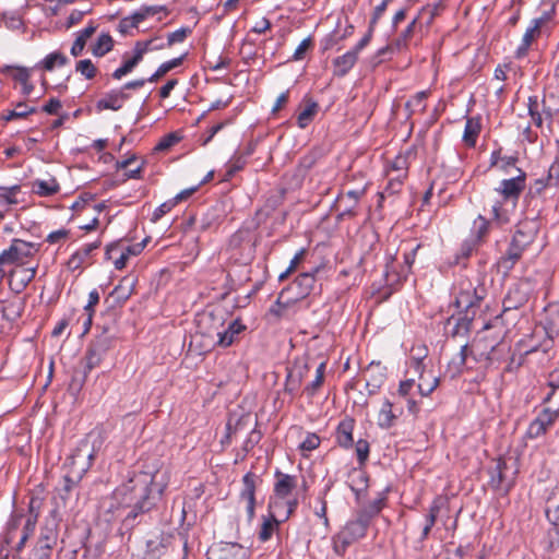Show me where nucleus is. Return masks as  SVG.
<instances>
[{
  "label": "nucleus",
  "instance_id": "f257e3e1",
  "mask_svg": "<svg viewBox=\"0 0 559 559\" xmlns=\"http://www.w3.org/2000/svg\"><path fill=\"white\" fill-rule=\"evenodd\" d=\"M169 484V473L158 464L145 471L134 472L115 490V497L123 509H128L121 521V530L131 531L142 522L145 513L153 510Z\"/></svg>",
  "mask_w": 559,
  "mask_h": 559
},
{
  "label": "nucleus",
  "instance_id": "f03ea898",
  "mask_svg": "<svg viewBox=\"0 0 559 559\" xmlns=\"http://www.w3.org/2000/svg\"><path fill=\"white\" fill-rule=\"evenodd\" d=\"M93 453L84 455L81 449H78L68 460L70 462V471L63 476L62 485L58 489L59 498L63 504L70 498L73 489H75L81 481L83 475L92 465Z\"/></svg>",
  "mask_w": 559,
  "mask_h": 559
},
{
  "label": "nucleus",
  "instance_id": "7ed1b4c3",
  "mask_svg": "<svg viewBox=\"0 0 559 559\" xmlns=\"http://www.w3.org/2000/svg\"><path fill=\"white\" fill-rule=\"evenodd\" d=\"M510 460L498 457L489 467L488 485L491 490L501 496H507L515 485L518 469L509 464Z\"/></svg>",
  "mask_w": 559,
  "mask_h": 559
},
{
  "label": "nucleus",
  "instance_id": "20e7f679",
  "mask_svg": "<svg viewBox=\"0 0 559 559\" xmlns=\"http://www.w3.org/2000/svg\"><path fill=\"white\" fill-rule=\"evenodd\" d=\"M298 507V499H292L285 502L280 501H270L269 509L270 514L269 518H265L261 528L259 531L258 537L261 542H267L274 531L278 527L281 521L277 520V515H281L280 510L283 509L284 511V519L283 521L287 520L297 509Z\"/></svg>",
  "mask_w": 559,
  "mask_h": 559
},
{
  "label": "nucleus",
  "instance_id": "39448f33",
  "mask_svg": "<svg viewBox=\"0 0 559 559\" xmlns=\"http://www.w3.org/2000/svg\"><path fill=\"white\" fill-rule=\"evenodd\" d=\"M225 317L226 312L222 308L206 310L198 314L195 320L198 333L211 338L214 343L225 324Z\"/></svg>",
  "mask_w": 559,
  "mask_h": 559
},
{
  "label": "nucleus",
  "instance_id": "423d86ee",
  "mask_svg": "<svg viewBox=\"0 0 559 559\" xmlns=\"http://www.w3.org/2000/svg\"><path fill=\"white\" fill-rule=\"evenodd\" d=\"M37 251L35 243L15 238L11 241V246L0 253V265L14 263L24 265L26 259L32 258Z\"/></svg>",
  "mask_w": 559,
  "mask_h": 559
},
{
  "label": "nucleus",
  "instance_id": "0eeeda50",
  "mask_svg": "<svg viewBox=\"0 0 559 559\" xmlns=\"http://www.w3.org/2000/svg\"><path fill=\"white\" fill-rule=\"evenodd\" d=\"M554 99L555 97L552 94L549 96L544 95L542 98L537 95L528 97V115L537 128H542L544 121H552V118L558 110L550 105V102Z\"/></svg>",
  "mask_w": 559,
  "mask_h": 559
},
{
  "label": "nucleus",
  "instance_id": "6e6552de",
  "mask_svg": "<svg viewBox=\"0 0 559 559\" xmlns=\"http://www.w3.org/2000/svg\"><path fill=\"white\" fill-rule=\"evenodd\" d=\"M426 357V348L419 349L417 356L411 358V366L415 372L418 373L419 382L417 384L418 392L421 396H429L439 385L440 379L432 374L431 371L427 372L424 366V358Z\"/></svg>",
  "mask_w": 559,
  "mask_h": 559
},
{
  "label": "nucleus",
  "instance_id": "1a4fd4ad",
  "mask_svg": "<svg viewBox=\"0 0 559 559\" xmlns=\"http://www.w3.org/2000/svg\"><path fill=\"white\" fill-rule=\"evenodd\" d=\"M518 175L510 179H503L500 182L499 188L496 191L502 197L504 202L511 201L513 204H516L522 192L526 188V173L518 168Z\"/></svg>",
  "mask_w": 559,
  "mask_h": 559
},
{
  "label": "nucleus",
  "instance_id": "9d476101",
  "mask_svg": "<svg viewBox=\"0 0 559 559\" xmlns=\"http://www.w3.org/2000/svg\"><path fill=\"white\" fill-rule=\"evenodd\" d=\"M531 292V283L527 280L513 284L503 298V311L516 310L523 307L528 301Z\"/></svg>",
  "mask_w": 559,
  "mask_h": 559
},
{
  "label": "nucleus",
  "instance_id": "9b49d317",
  "mask_svg": "<svg viewBox=\"0 0 559 559\" xmlns=\"http://www.w3.org/2000/svg\"><path fill=\"white\" fill-rule=\"evenodd\" d=\"M319 271L320 267H316L312 272H304L299 274L293 284L285 288L286 294L294 292V296L287 299V304H294L310 295L316 283V273Z\"/></svg>",
  "mask_w": 559,
  "mask_h": 559
},
{
  "label": "nucleus",
  "instance_id": "f8f14e48",
  "mask_svg": "<svg viewBox=\"0 0 559 559\" xmlns=\"http://www.w3.org/2000/svg\"><path fill=\"white\" fill-rule=\"evenodd\" d=\"M484 342L485 340H479L477 342H474L471 347L468 346L467 343L461 346L459 361L456 362L457 372L462 371V368L465 366L468 356H472L475 361H491V353L495 350L496 345H490V350L487 352L486 349L488 346H483Z\"/></svg>",
  "mask_w": 559,
  "mask_h": 559
},
{
  "label": "nucleus",
  "instance_id": "ddd939ff",
  "mask_svg": "<svg viewBox=\"0 0 559 559\" xmlns=\"http://www.w3.org/2000/svg\"><path fill=\"white\" fill-rule=\"evenodd\" d=\"M176 543L177 537L174 534L160 533L146 540L143 559H159L169 548H174Z\"/></svg>",
  "mask_w": 559,
  "mask_h": 559
},
{
  "label": "nucleus",
  "instance_id": "4468645a",
  "mask_svg": "<svg viewBox=\"0 0 559 559\" xmlns=\"http://www.w3.org/2000/svg\"><path fill=\"white\" fill-rule=\"evenodd\" d=\"M275 483H274V498L271 501H280L285 502L292 500L289 498L292 492L297 488V477L293 475L285 474L281 471H276L275 474Z\"/></svg>",
  "mask_w": 559,
  "mask_h": 559
},
{
  "label": "nucleus",
  "instance_id": "2eb2a0df",
  "mask_svg": "<svg viewBox=\"0 0 559 559\" xmlns=\"http://www.w3.org/2000/svg\"><path fill=\"white\" fill-rule=\"evenodd\" d=\"M247 331V325L243 324L240 318H237L228 323L227 328H222L217 340L214 342V345L226 348L231 346L235 343H238L245 332Z\"/></svg>",
  "mask_w": 559,
  "mask_h": 559
},
{
  "label": "nucleus",
  "instance_id": "dca6fc26",
  "mask_svg": "<svg viewBox=\"0 0 559 559\" xmlns=\"http://www.w3.org/2000/svg\"><path fill=\"white\" fill-rule=\"evenodd\" d=\"M258 479L259 476L252 472H248L242 477V489L239 493V498L240 500L246 501V511L249 520L254 518L255 489Z\"/></svg>",
  "mask_w": 559,
  "mask_h": 559
},
{
  "label": "nucleus",
  "instance_id": "f3484780",
  "mask_svg": "<svg viewBox=\"0 0 559 559\" xmlns=\"http://www.w3.org/2000/svg\"><path fill=\"white\" fill-rule=\"evenodd\" d=\"M36 275V267H26L24 265H17L9 273V287L10 289L19 295L27 285L34 280Z\"/></svg>",
  "mask_w": 559,
  "mask_h": 559
},
{
  "label": "nucleus",
  "instance_id": "a211bd4d",
  "mask_svg": "<svg viewBox=\"0 0 559 559\" xmlns=\"http://www.w3.org/2000/svg\"><path fill=\"white\" fill-rule=\"evenodd\" d=\"M135 282L130 277H123L112 289L105 302L111 308H121L134 292Z\"/></svg>",
  "mask_w": 559,
  "mask_h": 559
},
{
  "label": "nucleus",
  "instance_id": "6ab92c4d",
  "mask_svg": "<svg viewBox=\"0 0 559 559\" xmlns=\"http://www.w3.org/2000/svg\"><path fill=\"white\" fill-rule=\"evenodd\" d=\"M22 515H15L10 519L7 524V531L0 540V559H9L11 551L14 549L17 537V528H20Z\"/></svg>",
  "mask_w": 559,
  "mask_h": 559
},
{
  "label": "nucleus",
  "instance_id": "aec40b11",
  "mask_svg": "<svg viewBox=\"0 0 559 559\" xmlns=\"http://www.w3.org/2000/svg\"><path fill=\"white\" fill-rule=\"evenodd\" d=\"M15 515H22L23 519L21 520V524H20V526L22 525V530H21V532L17 531V537H16L17 540H15V545H14V550H15L16 555H13V559H21L20 552L25 547L28 538L34 534L37 521H36V514L24 515L22 513H14L11 518H13Z\"/></svg>",
  "mask_w": 559,
  "mask_h": 559
},
{
  "label": "nucleus",
  "instance_id": "412c9836",
  "mask_svg": "<svg viewBox=\"0 0 559 559\" xmlns=\"http://www.w3.org/2000/svg\"><path fill=\"white\" fill-rule=\"evenodd\" d=\"M248 550L238 543H226L212 548L207 559H247Z\"/></svg>",
  "mask_w": 559,
  "mask_h": 559
},
{
  "label": "nucleus",
  "instance_id": "4be33fe9",
  "mask_svg": "<svg viewBox=\"0 0 559 559\" xmlns=\"http://www.w3.org/2000/svg\"><path fill=\"white\" fill-rule=\"evenodd\" d=\"M523 253V249L510 241L507 250L500 255L496 263L498 272H501L503 275H508L510 271L515 266V264L521 260Z\"/></svg>",
  "mask_w": 559,
  "mask_h": 559
},
{
  "label": "nucleus",
  "instance_id": "5701e85b",
  "mask_svg": "<svg viewBox=\"0 0 559 559\" xmlns=\"http://www.w3.org/2000/svg\"><path fill=\"white\" fill-rule=\"evenodd\" d=\"M355 419L346 416L342 419L335 430L336 444L345 450L350 449L354 445V432Z\"/></svg>",
  "mask_w": 559,
  "mask_h": 559
},
{
  "label": "nucleus",
  "instance_id": "b1692460",
  "mask_svg": "<svg viewBox=\"0 0 559 559\" xmlns=\"http://www.w3.org/2000/svg\"><path fill=\"white\" fill-rule=\"evenodd\" d=\"M473 320L474 313L469 316L460 312L459 317L451 316L447 320V325H452V329L448 332L449 335L451 337H467L472 329Z\"/></svg>",
  "mask_w": 559,
  "mask_h": 559
},
{
  "label": "nucleus",
  "instance_id": "393cba45",
  "mask_svg": "<svg viewBox=\"0 0 559 559\" xmlns=\"http://www.w3.org/2000/svg\"><path fill=\"white\" fill-rule=\"evenodd\" d=\"M536 229L532 223H520L512 236L511 242L524 251L534 242Z\"/></svg>",
  "mask_w": 559,
  "mask_h": 559
},
{
  "label": "nucleus",
  "instance_id": "a878e982",
  "mask_svg": "<svg viewBox=\"0 0 559 559\" xmlns=\"http://www.w3.org/2000/svg\"><path fill=\"white\" fill-rule=\"evenodd\" d=\"M358 60V55L353 50L346 51L332 60L333 76L344 78L354 68Z\"/></svg>",
  "mask_w": 559,
  "mask_h": 559
},
{
  "label": "nucleus",
  "instance_id": "bb28decb",
  "mask_svg": "<svg viewBox=\"0 0 559 559\" xmlns=\"http://www.w3.org/2000/svg\"><path fill=\"white\" fill-rule=\"evenodd\" d=\"M369 523L368 516L360 514L356 520L347 522L341 532L355 543L366 536Z\"/></svg>",
  "mask_w": 559,
  "mask_h": 559
},
{
  "label": "nucleus",
  "instance_id": "cd10ccee",
  "mask_svg": "<svg viewBox=\"0 0 559 559\" xmlns=\"http://www.w3.org/2000/svg\"><path fill=\"white\" fill-rule=\"evenodd\" d=\"M129 98L130 95L123 91L112 90L96 103V107L99 110L110 109L117 111L122 108L123 103Z\"/></svg>",
  "mask_w": 559,
  "mask_h": 559
},
{
  "label": "nucleus",
  "instance_id": "c85d7f7f",
  "mask_svg": "<svg viewBox=\"0 0 559 559\" xmlns=\"http://www.w3.org/2000/svg\"><path fill=\"white\" fill-rule=\"evenodd\" d=\"M420 247H421V245L418 243L416 247L412 248L408 252L404 253V264H405L407 271L402 270L401 273L392 274L390 271L392 263L386 264V270H385L384 275H385V281L388 284L392 285L394 283L401 282L402 280H406V276H407L408 272L411 271L413 263L415 262L417 251L420 249Z\"/></svg>",
  "mask_w": 559,
  "mask_h": 559
},
{
  "label": "nucleus",
  "instance_id": "c756f323",
  "mask_svg": "<svg viewBox=\"0 0 559 559\" xmlns=\"http://www.w3.org/2000/svg\"><path fill=\"white\" fill-rule=\"evenodd\" d=\"M57 527L58 525L55 520L46 521L45 525L40 528V534L35 546H41L52 551L59 536Z\"/></svg>",
  "mask_w": 559,
  "mask_h": 559
},
{
  "label": "nucleus",
  "instance_id": "7c9ffc66",
  "mask_svg": "<svg viewBox=\"0 0 559 559\" xmlns=\"http://www.w3.org/2000/svg\"><path fill=\"white\" fill-rule=\"evenodd\" d=\"M543 331L545 332L547 338L543 341L539 345V348L547 353L554 344V340L559 336V316H551L546 318L543 324ZM538 347H534L532 352L537 350Z\"/></svg>",
  "mask_w": 559,
  "mask_h": 559
},
{
  "label": "nucleus",
  "instance_id": "2f4dec72",
  "mask_svg": "<svg viewBox=\"0 0 559 559\" xmlns=\"http://www.w3.org/2000/svg\"><path fill=\"white\" fill-rule=\"evenodd\" d=\"M102 245L100 239L94 242L83 246L81 249L75 251L68 260V267L72 271L80 269L84 263L88 262L92 252L98 249Z\"/></svg>",
  "mask_w": 559,
  "mask_h": 559
},
{
  "label": "nucleus",
  "instance_id": "473e14b6",
  "mask_svg": "<svg viewBox=\"0 0 559 559\" xmlns=\"http://www.w3.org/2000/svg\"><path fill=\"white\" fill-rule=\"evenodd\" d=\"M425 36L423 31H419L418 24L413 19L409 24L406 26L404 31L394 39L395 47L397 49L406 50L408 48L409 43L413 39H416V43L419 41Z\"/></svg>",
  "mask_w": 559,
  "mask_h": 559
},
{
  "label": "nucleus",
  "instance_id": "72a5a7b5",
  "mask_svg": "<svg viewBox=\"0 0 559 559\" xmlns=\"http://www.w3.org/2000/svg\"><path fill=\"white\" fill-rule=\"evenodd\" d=\"M147 240L144 239L142 242L134 245H126L122 240L114 241L106 246L105 249V259H112V252L117 250H123V252L130 257L139 255L146 246Z\"/></svg>",
  "mask_w": 559,
  "mask_h": 559
},
{
  "label": "nucleus",
  "instance_id": "f704fd0d",
  "mask_svg": "<svg viewBox=\"0 0 559 559\" xmlns=\"http://www.w3.org/2000/svg\"><path fill=\"white\" fill-rule=\"evenodd\" d=\"M439 4H427L423 7L414 16L415 22L419 26V31H423L425 35L428 34L435 17L439 14Z\"/></svg>",
  "mask_w": 559,
  "mask_h": 559
},
{
  "label": "nucleus",
  "instance_id": "c9c22d12",
  "mask_svg": "<svg viewBox=\"0 0 559 559\" xmlns=\"http://www.w3.org/2000/svg\"><path fill=\"white\" fill-rule=\"evenodd\" d=\"M402 413L403 409L395 413L393 409V403L390 400H385L378 414V426L381 429L392 428Z\"/></svg>",
  "mask_w": 559,
  "mask_h": 559
},
{
  "label": "nucleus",
  "instance_id": "e433bc0d",
  "mask_svg": "<svg viewBox=\"0 0 559 559\" xmlns=\"http://www.w3.org/2000/svg\"><path fill=\"white\" fill-rule=\"evenodd\" d=\"M366 188L348 190L345 193L340 194L338 202H343L344 200L352 201V206H345V209L338 214V219H343L344 217H354L357 215L356 206L359 200L365 195Z\"/></svg>",
  "mask_w": 559,
  "mask_h": 559
},
{
  "label": "nucleus",
  "instance_id": "4c0bfd02",
  "mask_svg": "<svg viewBox=\"0 0 559 559\" xmlns=\"http://www.w3.org/2000/svg\"><path fill=\"white\" fill-rule=\"evenodd\" d=\"M546 516L552 524V528L548 532L549 547L551 549L559 547V504L548 506Z\"/></svg>",
  "mask_w": 559,
  "mask_h": 559
},
{
  "label": "nucleus",
  "instance_id": "58836bf2",
  "mask_svg": "<svg viewBox=\"0 0 559 559\" xmlns=\"http://www.w3.org/2000/svg\"><path fill=\"white\" fill-rule=\"evenodd\" d=\"M480 120V117H468L466 119L463 133V142L468 147H474L476 145L478 135L481 130Z\"/></svg>",
  "mask_w": 559,
  "mask_h": 559
},
{
  "label": "nucleus",
  "instance_id": "ea45409f",
  "mask_svg": "<svg viewBox=\"0 0 559 559\" xmlns=\"http://www.w3.org/2000/svg\"><path fill=\"white\" fill-rule=\"evenodd\" d=\"M250 428V416H241L237 419L236 424L233 426L230 421H228L226 427V435L222 440V444H229L233 438H237L238 435L242 433V431H247Z\"/></svg>",
  "mask_w": 559,
  "mask_h": 559
},
{
  "label": "nucleus",
  "instance_id": "a19ab883",
  "mask_svg": "<svg viewBox=\"0 0 559 559\" xmlns=\"http://www.w3.org/2000/svg\"><path fill=\"white\" fill-rule=\"evenodd\" d=\"M374 369H379V364H370L367 369L366 389L370 395L377 393L385 380V373L381 370L374 372Z\"/></svg>",
  "mask_w": 559,
  "mask_h": 559
},
{
  "label": "nucleus",
  "instance_id": "79ce46f5",
  "mask_svg": "<svg viewBox=\"0 0 559 559\" xmlns=\"http://www.w3.org/2000/svg\"><path fill=\"white\" fill-rule=\"evenodd\" d=\"M159 12H164L166 15L169 14V11L165 5H143L131 15L130 25L138 26L148 16H153Z\"/></svg>",
  "mask_w": 559,
  "mask_h": 559
},
{
  "label": "nucleus",
  "instance_id": "37998d69",
  "mask_svg": "<svg viewBox=\"0 0 559 559\" xmlns=\"http://www.w3.org/2000/svg\"><path fill=\"white\" fill-rule=\"evenodd\" d=\"M96 25H94L93 22H90L85 28L78 33V36L71 47V55L73 57H79L83 52L87 39L96 32Z\"/></svg>",
  "mask_w": 559,
  "mask_h": 559
},
{
  "label": "nucleus",
  "instance_id": "c03bdc74",
  "mask_svg": "<svg viewBox=\"0 0 559 559\" xmlns=\"http://www.w3.org/2000/svg\"><path fill=\"white\" fill-rule=\"evenodd\" d=\"M325 369H326V362L325 361L320 362L316 369L314 379L304 388L302 392L308 397H313L314 395H317V393L323 385L324 377H325Z\"/></svg>",
  "mask_w": 559,
  "mask_h": 559
},
{
  "label": "nucleus",
  "instance_id": "a18cd8bd",
  "mask_svg": "<svg viewBox=\"0 0 559 559\" xmlns=\"http://www.w3.org/2000/svg\"><path fill=\"white\" fill-rule=\"evenodd\" d=\"M114 340V334H110L108 329H104V331L97 335L88 346L105 356L111 348Z\"/></svg>",
  "mask_w": 559,
  "mask_h": 559
},
{
  "label": "nucleus",
  "instance_id": "49530a36",
  "mask_svg": "<svg viewBox=\"0 0 559 559\" xmlns=\"http://www.w3.org/2000/svg\"><path fill=\"white\" fill-rule=\"evenodd\" d=\"M2 304V316L4 319L14 321L21 317L24 304L20 299L1 301Z\"/></svg>",
  "mask_w": 559,
  "mask_h": 559
},
{
  "label": "nucleus",
  "instance_id": "de8ad7c7",
  "mask_svg": "<svg viewBox=\"0 0 559 559\" xmlns=\"http://www.w3.org/2000/svg\"><path fill=\"white\" fill-rule=\"evenodd\" d=\"M352 484L350 489L355 492L357 499L360 498L361 492H365L368 488V475L364 471L353 469L350 473Z\"/></svg>",
  "mask_w": 559,
  "mask_h": 559
},
{
  "label": "nucleus",
  "instance_id": "09e8293b",
  "mask_svg": "<svg viewBox=\"0 0 559 559\" xmlns=\"http://www.w3.org/2000/svg\"><path fill=\"white\" fill-rule=\"evenodd\" d=\"M104 357H105L104 355H102L100 353L96 352L92 347H90V346L87 347L85 356H84V360H83V362H84L83 381L86 380L88 373L94 368H96L97 366L100 365V362L103 361Z\"/></svg>",
  "mask_w": 559,
  "mask_h": 559
},
{
  "label": "nucleus",
  "instance_id": "8fccbe9b",
  "mask_svg": "<svg viewBox=\"0 0 559 559\" xmlns=\"http://www.w3.org/2000/svg\"><path fill=\"white\" fill-rule=\"evenodd\" d=\"M319 109V105L317 102L309 100L307 106L298 114L297 116V124L299 128H307L310 122L314 119Z\"/></svg>",
  "mask_w": 559,
  "mask_h": 559
},
{
  "label": "nucleus",
  "instance_id": "3c124183",
  "mask_svg": "<svg viewBox=\"0 0 559 559\" xmlns=\"http://www.w3.org/2000/svg\"><path fill=\"white\" fill-rule=\"evenodd\" d=\"M454 306L461 310L463 314H469L474 313L476 314V310L473 308V301L471 299L469 295V288L462 289L455 297Z\"/></svg>",
  "mask_w": 559,
  "mask_h": 559
},
{
  "label": "nucleus",
  "instance_id": "603ef678",
  "mask_svg": "<svg viewBox=\"0 0 559 559\" xmlns=\"http://www.w3.org/2000/svg\"><path fill=\"white\" fill-rule=\"evenodd\" d=\"M114 47V39L108 33L98 36L96 43L92 46V52L96 57H103Z\"/></svg>",
  "mask_w": 559,
  "mask_h": 559
},
{
  "label": "nucleus",
  "instance_id": "864d4df0",
  "mask_svg": "<svg viewBox=\"0 0 559 559\" xmlns=\"http://www.w3.org/2000/svg\"><path fill=\"white\" fill-rule=\"evenodd\" d=\"M257 426V421L254 423ZM242 433H247V438L242 444L243 456L242 459L260 442L262 438V433L255 427H252V421L250 420V428L247 431H242Z\"/></svg>",
  "mask_w": 559,
  "mask_h": 559
},
{
  "label": "nucleus",
  "instance_id": "5fc2aeb1",
  "mask_svg": "<svg viewBox=\"0 0 559 559\" xmlns=\"http://www.w3.org/2000/svg\"><path fill=\"white\" fill-rule=\"evenodd\" d=\"M476 246H477V242L474 239H467V240L463 241L460 249L455 253L453 263L457 264V265L465 264V261L472 255Z\"/></svg>",
  "mask_w": 559,
  "mask_h": 559
},
{
  "label": "nucleus",
  "instance_id": "6e6d98bb",
  "mask_svg": "<svg viewBox=\"0 0 559 559\" xmlns=\"http://www.w3.org/2000/svg\"><path fill=\"white\" fill-rule=\"evenodd\" d=\"M549 20V16L547 14H544L543 16L535 19L533 21V25L526 29V32L523 35L522 40L532 45V43L535 40L537 36L540 34L542 26Z\"/></svg>",
  "mask_w": 559,
  "mask_h": 559
},
{
  "label": "nucleus",
  "instance_id": "4d7b16f0",
  "mask_svg": "<svg viewBox=\"0 0 559 559\" xmlns=\"http://www.w3.org/2000/svg\"><path fill=\"white\" fill-rule=\"evenodd\" d=\"M68 62L67 56L62 52L55 51L45 57L41 61V67L46 71H52L56 66L62 67Z\"/></svg>",
  "mask_w": 559,
  "mask_h": 559
},
{
  "label": "nucleus",
  "instance_id": "13d9d810",
  "mask_svg": "<svg viewBox=\"0 0 559 559\" xmlns=\"http://www.w3.org/2000/svg\"><path fill=\"white\" fill-rule=\"evenodd\" d=\"M35 187H36V192L43 197L53 195L60 189L56 179H51L49 181L38 180V181H36Z\"/></svg>",
  "mask_w": 559,
  "mask_h": 559
},
{
  "label": "nucleus",
  "instance_id": "bf43d9fd",
  "mask_svg": "<svg viewBox=\"0 0 559 559\" xmlns=\"http://www.w3.org/2000/svg\"><path fill=\"white\" fill-rule=\"evenodd\" d=\"M385 495L381 493L378 498L368 503V506L365 508L361 514L368 516V520H370L371 518L376 516L381 512V510L385 506Z\"/></svg>",
  "mask_w": 559,
  "mask_h": 559
},
{
  "label": "nucleus",
  "instance_id": "052dcab7",
  "mask_svg": "<svg viewBox=\"0 0 559 559\" xmlns=\"http://www.w3.org/2000/svg\"><path fill=\"white\" fill-rule=\"evenodd\" d=\"M490 221L483 215H478L474 222V233L476 242L481 241L489 233Z\"/></svg>",
  "mask_w": 559,
  "mask_h": 559
},
{
  "label": "nucleus",
  "instance_id": "680f3d73",
  "mask_svg": "<svg viewBox=\"0 0 559 559\" xmlns=\"http://www.w3.org/2000/svg\"><path fill=\"white\" fill-rule=\"evenodd\" d=\"M75 71L83 75L86 80H92L96 76L97 68L90 59H83L76 62Z\"/></svg>",
  "mask_w": 559,
  "mask_h": 559
},
{
  "label": "nucleus",
  "instance_id": "e2e57ef3",
  "mask_svg": "<svg viewBox=\"0 0 559 559\" xmlns=\"http://www.w3.org/2000/svg\"><path fill=\"white\" fill-rule=\"evenodd\" d=\"M314 43L312 36L305 38L296 48L292 56V61H301L306 58L308 51L313 49Z\"/></svg>",
  "mask_w": 559,
  "mask_h": 559
},
{
  "label": "nucleus",
  "instance_id": "0e129e2a",
  "mask_svg": "<svg viewBox=\"0 0 559 559\" xmlns=\"http://www.w3.org/2000/svg\"><path fill=\"white\" fill-rule=\"evenodd\" d=\"M333 550L338 556H344L347 548L353 544L352 540L342 532L337 533L332 538Z\"/></svg>",
  "mask_w": 559,
  "mask_h": 559
},
{
  "label": "nucleus",
  "instance_id": "69168bd1",
  "mask_svg": "<svg viewBox=\"0 0 559 559\" xmlns=\"http://www.w3.org/2000/svg\"><path fill=\"white\" fill-rule=\"evenodd\" d=\"M21 187L19 185H14L12 187H0V202L11 205L16 204V194L20 192Z\"/></svg>",
  "mask_w": 559,
  "mask_h": 559
},
{
  "label": "nucleus",
  "instance_id": "338daca9",
  "mask_svg": "<svg viewBox=\"0 0 559 559\" xmlns=\"http://www.w3.org/2000/svg\"><path fill=\"white\" fill-rule=\"evenodd\" d=\"M181 136L177 132H170L164 135L159 142L155 145L154 150L158 152H165L171 148L174 145L179 143Z\"/></svg>",
  "mask_w": 559,
  "mask_h": 559
},
{
  "label": "nucleus",
  "instance_id": "774afa93",
  "mask_svg": "<svg viewBox=\"0 0 559 559\" xmlns=\"http://www.w3.org/2000/svg\"><path fill=\"white\" fill-rule=\"evenodd\" d=\"M355 451H356L357 461H358L359 465L364 466L369 459V453H370L369 442L365 439H359L355 443Z\"/></svg>",
  "mask_w": 559,
  "mask_h": 559
}]
</instances>
